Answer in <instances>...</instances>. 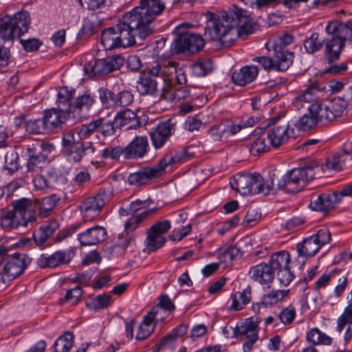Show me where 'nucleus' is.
<instances>
[{
	"label": "nucleus",
	"mask_w": 352,
	"mask_h": 352,
	"mask_svg": "<svg viewBox=\"0 0 352 352\" xmlns=\"http://www.w3.org/2000/svg\"><path fill=\"white\" fill-rule=\"evenodd\" d=\"M67 159L70 162H80L84 155H93L95 148L91 142L78 143L72 147L63 151Z\"/></svg>",
	"instance_id": "nucleus-26"
},
{
	"label": "nucleus",
	"mask_w": 352,
	"mask_h": 352,
	"mask_svg": "<svg viewBox=\"0 0 352 352\" xmlns=\"http://www.w3.org/2000/svg\"><path fill=\"white\" fill-rule=\"evenodd\" d=\"M96 125L94 120L80 126L78 131V134L80 139H87L96 132Z\"/></svg>",
	"instance_id": "nucleus-60"
},
{
	"label": "nucleus",
	"mask_w": 352,
	"mask_h": 352,
	"mask_svg": "<svg viewBox=\"0 0 352 352\" xmlns=\"http://www.w3.org/2000/svg\"><path fill=\"white\" fill-rule=\"evenodd\" d=\"M166 242L165 237L160 234H155L148 230L145 240L146 247L149 251L153 252L162 248Z\"/></svg>",
	"instance_id": "nucleus-45"
},
{
	"label": "nucleus",
	"mask_w": 352,
	"mask_h": 352,
	"mask_svg": "<svg viewBox=\"0 0 352 352\" xmlns=\"http://www.w3.org/2000/svg\"><path fill=\"white\" fill-rule=\"evenodd\" d=\"M326 42V39L320 36L317 32H313L310 36L304 41V47L308 54H315L319 52Z\"/></svg>",
	"instance_id": "nucleus-40"
},
{
	"label": "nucleus",
	"mask_w": 352,
	"mask_h": 352,
	"mask_svg": "<svg viewBox=\"0 0 352 352\" xmlns=\"http://www.w3.org/2000/svg\"><path fill=\"white\" fill-rule=\"evenodd\" d=\"M12 210H1L0 226L5 230L27 229L32 227L36 219V204L26 198L14 200L12 203Z\"/></svg>",
	"instance_id": "nucleus-6"
},
{
	"label": "nucleus",
	"mask_w": 352,
	"mask_h": 352,
	"mask_svg": "<svg viewBox=\"0 0 352 352\" xmlns=\"http://www.w3.org/2000/svg\"><path fill=\"white\" fill-rule=\"evenodd\" d=\"M161 175L160 168L155 164L152 167H143L139 170L131 173L128 177V182L131 185L142 186Z\"/></svg>",
	"instance_id": "nucleus-21"
},
{
	"label": "nucleus",
	"mask_w": 352,
	"mask_h": 352,
	"mask_svg": "<svg viewBox=\"0 0 352 352\" xmlns=\"http://www.w3.org/2000/svg\"><path fill=\"white\" fill-rule=\"evenodd\" d=\"M186 28L185 24H181L173 30L177 35L170 46L173 54L197 53L205 45L204 39L200 34L184 32L183 30Z\"/></svg>",
	"instance_id": "nucleus-10"
},
{
	"label": "nucleus",
	"mask_w": 352,
	"mask_h": 352,
	"mask_svg": "<svg viewBox=\"0 0 352 352\" xmlns=\"http://www.w3.org/2000/svg\"><path fill=\"white\" fill-rule=\"evenodd\" d=\"M27 243V239H21L18 242L8 243L0 247V256H7L6 263L0 272V289H5L11 281L21 275L30 265L31 258L27 254L19 252L9 254L12 248L23 246Z\"/></svg>",
	"instance_id": "nucleus-7"
},
{
	"label": "nucleus",
	"mask_w": 352,
	"mask_h": 352,
	"mask_svg": "<svg viewBox=\"0 0 352 352\" xmlns=\"http://www.w3.org/2000/svg\"><path fill=\"white\" fill-rule=\"evenodd\" d=\"M191 230L192 226L190 223H188L186 226H178L173 229L170 238L173 241H181L191 232Z\"/></svg>",
	"instance_id": "nucleus-57"
},
{
	"label": "nucleus",
	"mask_w": 352,
	"mask_h": 352,
	"mask_svg": "<svg viewBox=\"0 0 352 352\" xmlns=\"http://www.w3.org/2000/svg\"><path fill=\"white\" fill-rule=\"evenodd\" d=\"M324 91V86L316 81L311 82L305 90L296 94L292 101V106L295 110H300L305 104L311 103L308 107V111L312 113L318 123L331 122L342 115L346 109V103L341 100L340 96L329 102L318 101Z\"/></svg>",
	"instance_id": "nucleus-2"
},
{
	"label": "nucleus",
	"mask_w": 352,
	"mask_h": 352,
	"mask_svg": "<svg viewBox=\"0 0 352 352\" xmlns=\"http://www.w3.org/2000/svg\"><path fill=\"white\" fill-rule=\"evenodd\" d=\"M73 97L74 92L72 90L69 91L67 87L61 88L58 94L57 108L69 115L72 108L71 100Z\"/></svg>",
	"instance_id": "nucleus-39"
},
{
	"label": "nucleus",
	"mask_w": 352,
	"mask_h": 352,
	"mask_svg": "<svg viewBox=\"0 0 352 352\" xmlns=\"http://www.w3.org/2000/svg\"><path fill=\"white\" fill-rule=\"evenodd\" d=\"M331 240V233L327 228L319 230L316 234L305 239L296 245V250L299 258L305 259L315 256L320 249Z\"/></svg>",
	"instance_id": "nucleus-12"
},
{
	"label": "nucleus",
	"mask_w": 352,
	"mask_h": 352,
	"mask_svg": "<svg viewBox=\"0 0 352 352\" xmlns=\"http://www.w3.org/2000/svg\"><path fill=\"white\" fill-rule=\"evenodd\" d=\"M185 155L182 153L176 152L174 154L167 153L160 160L157 166L160 168L162 175L165 173V168L169 165H173L181 162Z\"/></svg>",
	"instance_id": "nucleus-49"
},
{
	"label": "nucleus",
	"mask_w": 352,
	"mask_h": 352,
	"mask_svg": "<svg viewBox=\"0 0 352 352\" xmlns=\"http://www.w3.org/2000/svg\"><path fill=\"white\" fill-rule=\"evenodd\" d=\"M155 317L153 316V312H148L144 317L143 321L140 324L136 335V339L143 340L148 338L153 331L155 324L153 321Z\"/></svg>",
	"instance_id": "nucleus-36"
},
{
	"label": "nucleus",
	"mask_w": 352,
	"mask_h": 352,
	"mask_svg": "<svg viewBox=\"0 0 352 352\" xmlns=\"http://www.w3.org/2000/svg\"><path fill=\"white\" fill-rule=\"evenodd\" d=\"M165 8L164 0H141L139 6L125 13V15L136 28L138 32L146 39L154 34V21Z\"/></svg>",
	"instance_id": "nucleus-5"
},
{
	"label": "nucleus",
	"mask_w": 352,
	"mask_h": 352,
	"mask_svg": "<svg viewBox=\"0 0 352 352\" xmlns=\"http://www.w3.org/2000/svg\"><path fill=\"white\" fill-rule=\"evenodd\" d=\"M252 290L250 287H246L242 292H237L231 296L232 304L230 309L239 311L251 300Z\"/></svg>",
	"instance_id": "nucleus-34"
},
{
	"label": "nucleus",
	"mask_w": 352,
	"mask_h": 352,
	"mask_svg": "<svg viewBox=\"0 0 352 352\" xmlns=\"http://www.w3.org/2000/svg\"><path fill=\"white\" fill-rule=\"evenodd\" d=\"M138 40L141 41L145 38L138 32L125 14L114 27L103 30L100 36V43L106 50L131 47L137 44Z\"/></svg>",
	"instance_id": "nucleus-4"
},
{
	"label": "nucleus",
	"mask_w": 352,
	"mask_h": 352,
	"mask_svg": "<svg viewBox=\"0 0 352 352\" xmlns=\"http://www.w3.org/2000/svg\"><path fill=\"white\" fill-rule=\"evenodd\" d=\"M107 234V230L104 227L95 226L79 233L77 239L81 246H91L104 241Z\"/></svg>",
	"instance_id": "nucleus-19"
},
{
	"label": "nucleus",
	"mask_w": 352,
	"mask_h": 352,
	"mask_svg": "<svg viewBox=\"0 0 352 352\" xmlns=\"http://www.w3.org/2000/svg\"><path fill=\"white\" fill-rule=\"evenodd\" d=\"M258 73V69L256 66L247 65L234 71L232 75V80L236 85L245 86L254 80Z\"/></svg>",
	"instance_id": "nucleus-27"
},
{
	"label": "nucleus",
	"mask_w": 352,
	"mask_h": 352,
	"mask_svg": "<svg viewBox=\"0 0 352 352\" xmlns=\"http://www.w3.org/2000/svg\"><path fill=\"white\" fill-rule=\"evenodd\" d=\"M82 296V289L80 286H76L73 289L67 291L65 296L60 298L59 304L64 305L69 303L71 305H75L78 304Z\"/></svg>",
	"instance_id": "nucleus-48"
},
{
	"label": "nucleus",
	"mask_w": 352,
	"mask_h": 352,
	"mask_svg": "<svg viewBox=\"0 0 352 352\" xmlns=\"http://www.w3.org/2000/svg\"><path fill=\"white\" fill-rule=\"evenodd\" d=\"M266 138V133L261 129L259 133L255 131L250 135L247 146L252 155L256 156L270 150L265 142Z\"/></svg>",
	"instance_id": "nucleus-28"
},
{
	"label": "nucleus",
	"mask_w": 352,
	"mask_h": 352,
	"mask_svg": "<svg viewBox=\"0 0 352 352\" xmlns=\"http://www.w3.org/2000/svg\"><path fill=\"white\" fill-rule=\"evenodd\" d=\"M261 321L260 318L254 320L252 318L246 319L241 324L236 327L234 331L235 337L241 340L252 336H258L260 330L258 324Z\"/></svg>",
	"instance_id": "nucleus-25"
},
{
	"label": "nucleus",
	"mask_w": 352,
	"mask_h": 352,
	"mask_svg": "<svg viewBox=\"0 0 352 352\" xmlns=\"http://www.w3.org/2000/svg\"><path fill=\"white\" fill-rule=\"evenodd\" d=\"M342 197L340 192L321 194L310 202V207L316 211H328L333 208L341 201Z\"/></svg>",
	"instance_id": "nucleus-22"
},
{
	"label": "nucleus",
	"mask_w": 352,
	"mask_h": 352,
	"mask_svg": "<svg viewBox=\"0 0 352 352\" xmlns=\"http://www.w3.org/2000/svg\"><path fill=\"white\" fill-rule=\"evenodd\" d=\"M278 317L280 321L285 324L292 323L296 317V309L294 306L290 305L286 308H284L280 312Z\"/></svg>",
	"instance_id": "nucleus-59"
},
{
	"label": "nucleus",
	"mask_w": 352,
	"mask_h": 352,
	"mask_svg": "<svg viewBox=\"0 0 352 352\" xmlns=\"http://www.w3.org/2000/svg\"><path fill=\"white\" fill-rule=\"evenodd\" d=\"M114 120L121 128H124L125 130L135 129L140 124L136 113L129 109H125L118 112Z\"/></svg>",
	"instance_id": "nucleus-31"
},
{
	"label": "nucleus",
	"mask_w": 352,
	"mask_h": 352,
	"mask_svg": "<svg viewBox=\"0 0 352 352\" xmlns=\"http://www.w3.org/2000/svg\"><path fill=\"white\" fill-rule=\"evenodd\" d=\"M43 115V120L47 131H51L60 127L67 121L69 116L58 108L44 110Z\"/></svg>",
	"instance_id": "nucleus-24"
},
{
	"label": "nucleus",
	"mask_w": 352,
	"mask_h": 352,
	"mask_svg": "<svg viewBox=\"0 0 352 352\" xmlns=\"http://www.w3.org/2000/svg\"><path fill=\"white\" fill-rule=\"evenodd\" d=\"M205 15V36L224 47L231 46L239 37L245 38L258 28L257 23L249 19L248 12L235 5L228 12H207Z\"/></svg>",
	"instance_id": "nucleus-1"
},
{
	"label": "nucleus",
	"mask_w": 352,
	"mask_h": 352,
	"mask_svg": "<svg viewBox=\"0 0 352 352\" xmlns=\"http://www.w3.org/2000/svg\"><path fill=\"white\" fill-rule=\"evenodd\" d=\"M272 124L267 131V138L270 144L278 148L285 144L293 136V129L287 121H280L279 118H274Z\"/></svg>",
	"instance_id": "nucleus-15"
},
{
	"label": "nucleus",
	"mask_w": 352,
	"mask_h": 352,
	"mask_svg": "<svg viewBox=\"0 0 352 352\" xmlns=\"http://www.w3.org/2000/svg\"><path fill=\"white\" fill-rule=\"evenodd\" d=\"M111 296L109 294L97 296L92 302L91 309L100 310L107 307L110 305Z\"/></svg>",
	"instance_id": "nucleus-61"
},
{
	"label": "nucleus",
	"mask_w": 352,
	"mask_h": 352,
	"mask_svg": "<svg viewBox=\"0 0 352 352\" xmlns=\"http://www.w3.org/2000/svg\"><path fill=\"white\" fill-rule=\"evenodd\" d=\"M25 128L30 133L39 134L47 132L43 118L27 121L25 122Z\"/></svg>",
	"instance_id": "nucleus-54"
},
{
	"label": "nucleus",
	"mask_w": 352,
	"mask_h": 352,
	"mask_svg": "<svg viewBox=\"0 0 352 352\" xmlns=\"http://www.w3.org/2000/svg\"><path fill=\"white\" fill-rule=\"evenodd\" d=\"M289 290H271L265 294L259 302L252 305L254 312H259L261 307H272L281 301L287 294Z\"/></svg>",
	"instance_id": "nucleus-30"
},
{
	"label": "nucleus",
	"mask_w": 352,
	"mask_h": 352,
	"mask_svg": "<svg viewBox=\"0 0 352 352\" xmlns=\"http://www.w3.org/2000/svg\"><path fill=\"white\" fill-rule=\"evenodd\" d=\"M58 201V199L54 195L43 198L38 203V214L41 217L50 216Z\"/></svg>",
	"instance_id": "nucleus-43"
},
{
	"label": "nucleus",
	"mask_w": 352,
	"mask_h": 352,
	"mask_svg": "<svg viewBox=\"0 0 352 352\" xmlns=\"http://www.w3.org/2000/svg\"><path fill=\"white\" fill-rule=\"evenodd\" d=\"M95 100L94 97L86 92L76 98V101L72 104V108L74 111L83 115L90 110Z\"/></svg>",
	"instance_id": "nucleus-38"
},
{
	"label": "nucleus",
	"mask_w": 352,
	"mask_h": 352,
	"mask_svg": "<svg viewBox=\"0 0 352 352\" xmlns=\"http://www.w3.org/2000/svg\"><path fill=\"white\" fill-rule=\"evenodd\" d=\"M140 223H141L135 215L128 219L124 223V232L126 234L127 236L119 243L120 245L125 247L129 245L131 240V237L129 236V234L135 230Z\"/></svg>",
	"instance_id": "nucleus-50"
},
{
	"label": "nucleus",
	"mask_w": 352,
	"mask_h": 352,
	"mask_svg": "<svg viewBox=\"0 0 352 352\" xmlns=\"http://www.w3.org/2000/svg\"><path fill=\"white\" fill-rule=\"evenodd\" d=\"M54 149L53 145L40 142L29 145L27 148L28 170L32 173L41 171L46 164L48 157L47 153H51Z\"/></svg>",
	"instance_id": "nucleus-13"
},
{
	"label": "nucleus",
	"mask_w": 352,
	"mask_h": 352,
	"mask_svg": "<svg viewBox=\"0 0 352 352\" xmlns=\"http://www.w3.org/2000/svg\"><path fill=\"white\" fill-rule=\"evenodd\" d=\"M230 185L241 195H267L273 189L274 181L272 179L264 180L258 173H239L230 179Z\"/></svg>",
	"instance_id": "nucleus-9"
},
{
	"label": "nucleus",
	"mask_w": 352,
	"mask_h": 352,
	"mask_svg": "<svg viewBox=\"0 0 352 352\" xmlns=\"http://www.w3.org/2000/svg\"><path fill=\"white\" fill-rule=\"evenodd\" d=\"M307 340L314 344H327L332 343V338L320 331L318 328L311 329L307 333Z\"/></svg>",
	"instance_id": "nucleus-44"
},
{
	"label": "nucleus",
	"mask_w": 352,
	"mask_h": 352,
	"mask_svg": "<svg viewBox=\"0 0 352 352\" xmlns=\"http://www.w3.org/2000/svg\"><path fill=\"white\" fill-rule=\"evenodd\" d=\"M187 332V326L185 324H181L177 328L174 329L173 331L163 337L160 343L158 344L159 347H165L170 346L178 337L184 336Z\"/></svg>",
	"instance_id": "nucleus-46"
},
{
	"label": "nucleus",
	"mask_w": 352,
	"mask_h": 352,
	"mask_svg": "<svg viewBox=\"0 0 352 352\" xmlns=\"http://www.w3.org/2000/svg\"><path fill=\"white\" fill-rule=\"evenodd\" d=\"M329 36L324 45L325 56L329 63L339 59L345 41L352 40V21L345 23L338 20L329 21L325 27Z\"/></svg>",
	"instance_id": "nucleus-8"
},
{
	"label": "nucleus",
	"mask_w": 352,
	"mask_h": 352,
	"mask_svg": "<svg viewBox=\"0 0 352 352\" xmlns=\"http://www.w3.org/2000/svg\"><path fill=\"white\" fill-rule=\"evenodd\" d=\"M74 253L70 250H57L52 254H42L37 259L38 265L43 268H55L70 263Z\"/></svg>",
	"instance_id": "nucleus-17"
},
{
	"label": "nucleus",
	"mask_w": 352,
	"mask_h": 352,
	"mask_svg": "<svg viewBox=\"0 0 352 352\" xmlns=\"http://www.w3.org/2000/svg\"><path fill=\"white\" fill-rule=\"evenodd\" d=\"M124 59L119 54L113 55L102 59H98L92 64L89 63L84 67L85 74L92 76H104L120 69L123 65Z\"/></svg>",
	"instance_id": "nucleus-14"
},
{
	"label": "nucleus",
	"mask_w": 352,
	"mask_h": 352,
	"mask_svg": "<svg viewBox=\"0 0 352 352\" xmlns=\"http://www.w3.org/2000/svg\"><path fill=\"white\" fill-rule=\"evenodd\" d=\"M212 69V63L209 59L197 61L192 65V72L196 76H204L210 72Z\"/></svg>",
	"instance_id": "nucleus-51"
},
{
	"label": "nucleus",
	"mask_w": 352,
	"mask_h": 352,
	"mask_svg": "<svg viewBox=\"0 0 352 352\" xmlns=\"http://www.w3.org/2000/svg\"><path fill=\"white\" fill-rule=\"evenodd\" d=\"M290 262V255L287 251H280L273 254L269 263L268 266L272 268V272L274 274L275 272H278L289 265Z\"/></svg>",
	"instance_id": "nucleus-33"
},
{
	"label": "nucleus",
	"mask_w": 352,
	"mask_h": 352,
	"mask_svg": "<svg viewBox=\"0 0 352 352\" xmlns=\"http://www.w3.org/2000/svg\"><path fill=\"white\" fill-rule=\"evenodd\" d=\"M320 0H283L282 4L287 8L292 10L299 6L300 3L307 4L309 8L316 7Z\"/></svg>",
	"instance_id": "nucleus-58"
},
{
	"label": "nucleus",
	"mask_w": 352,
	"mask_h": 352,
	"mask_svg": "<svg viewBox=\"0 0 352 352\" xmlns=\"http://www.w3.org/2000/svg\"><path fill=\"white\" fill-rule=\"evenodd\" d=\"M112 107H125L130 105L133 101V95L131 91H122L115 94Z\"/></svg>",
	"instance_id": "nucleus-52"
},
{
	"label": "nucleus",
	"mask_w": 352,
	"mask_h": 352,
	"mask_svg": "<svg viewBox=\"0 0 352 352\" xmlns=\"http://www.w3.org/2000/svg\"><path fill=\"white\" fill-rule=\"evenodd\" d=\"M215 254L217 256L219 264L225 263L226 265L229 264L234 260L239 259L242 255L239 248L236 246L218 249Z\"/></svg>",
	"instance_id": "nucleus-35"
},
{
	"label": "nucleus",
	"mask_w": 352,
	"mask_h": 352,
	"mask_svg": "<svg viewBox=\"0 0 352 352\" xmlns=\"http://www.w3.org/2000/svg\"><path fill=\"white\" fill-rule=\"evenodd\" d=\"M346 326L347 328L344 333V340L349 342L352 338V318L344 320L342 319L341 315L337 321L338 331L342 332Z\"/></svg>",
	"instance_id": "nucleus-56"
},
{
	"label": "nucleus",
	"mask_w": 352,
	"mask_h": 352,
	"mask_svg": "<svg viewBox=\"0 0 352 352\" xmlns=\"http://www.w3.org/2000/svg\"><path fill=\"white\" fill-rule=\"evenodd\" d=\"M175 309V306L171 299L168 295L164 294L159 297L158 304L153 307L149 312H153V316L157 320H162L163 317L161 316L162 310L170 313Z\"/></svg>",
	"instance_id": "nucleus-37"
},
{
	"label": "nucleus",
	"mask_w": 352,
	"mask_h": 352,
	"mask_svg": "<svg viewBox=\"0 0 352 352\" xmlns=\"http://www.w3.org/2000/svg\"><path fill=\"white\" fill-rule=\"evenodd\" d=\"M74 344V336L72 333L66 332L60 336L54 344L56 352H68Z\"/></svg>",
	"instance_id": "nucleus-47"
},
{
	"label": "nucleus",
	"mask_w": 352,
	"mask_h": 352,
	"mask_svg": "<svg viewBox=\"0 0 352 352\" xmlns=\"http://www.w3.org/2000/svg\"><path fill=\"white\" fill-rule=\"evenodd\" d=\"M111 196V194L109 190H102L87 198L80 206L85 221H92L97 217L101 209L109 201Z\"/></svg>",
	"instance_id": "nucleus-16"
},
{
	"label": "nucleus",
	"mask_w": 352,
	"mask_h": 352,
	"mask_svg": "<svg viewBox=\"0 0 352 352\" xmlns=\"http://www.w3.org/2000/svg\"><path fill=\"white\" fill-rule=\"evenodd\" d=\"M83 224L84 223L82 222L76 223L72 224L67 229L60 231L58 235L56 236V241H61L67 236L72 235L73 234L76 233L83 226Z\"/></svg>",
	"instance_id": "nucleus-62"
},
{
	"label": "nucleus",
	"mask_w": 352,
	"mask_h": 352,
	"mask_svg": "<svg viewBox=\"0 0 352 352\" xmlns=\"http://www.w3.org/2000/svg\"><path fill=\"white\" fill-rule=\"evenodd\" d=\"M175 123L169 119L165 122H160L156 127L150 132V137L153 146L155 149L162 148L168 138L175 132Z\"/></svg>",
	"instance_id": "nucleus-18"
},
{
	"label": "nucleus",
	"mask_w": 352,
	"mask_h": 352,
	"mask_svg": "<svg viewBox=\"0 0 352 352\" xmlns=\"http://www.w3.org/2000/svg\"><path fill=\"white\" fill-rule=\"evenodd\" d=\"M124 159L142 158L148 151V143L146 136L135 137L124 147Z\"/></svg>",
	"instance_id": "nucleus-20"
},
{
	"label": "nucleus",
	"mask_w": 352,
	"mask_h": 352,
	"mask_svg": "<svg viewBox=\"0 0 352 352\" xmlns=\"http://www.w3.org/2000/svg\"><path fill=\"white\" fill-rule=\"evenodd\" d=\"M318 122L312 113L309 111L300 117L296 123V126L301 131H306L314 128Z\"/></svg>",
	"instance_id": "nucleus-55"
},
{
	"label": "nucleus",
	"mask_w": 352,
	"mask_h": 352,
	"mask_svg": "<svg viewBox=\"0 0 352 352\" xmlns=\"http://www.w3.org/2000/svg\"><path fill=\"white\" fill-rule=\"evenodd\" d=\"M249 275L254 282L262 285H268L273 282L274 278L272 268L265 263H261L251 267Z\"/></svg>",
	"instance_id": "nucleus-23"
},
{
	"label": "nucleus",
	"mask_w": 352,
	"mask_h": 352,
	"mask_svg": "<svg viewBox=\"0 0 352 352\" xmlns=\"http://www.w3.org/2000/svg\"><path fill=\"white\" fill-rule=\"evenodd\" d=\"M161 78L167 86L175 82L185 84L187 81L184 69L179 63L171 60H164L155 63L147 73H141L137 81L136 88L141 95L155 96L158 92L157 80Z\"/></svg>",
	"instance_id": "nucleus-3"
},
{
	"label": "nucleus",
	"mask_w": 352,
	"mask_h": 352,
	"mask_svg": "<svg viewBox=\"0 0 352 352\" xmlns=\"http://www.w3.org/2000/svg\"><path fill=\"white\" fill-rule=\"evenodd\" d=\"M0 36L4 41H12L16 36V30L8 16L0 19Z\"/></svg>",
	"instance_id": "nucleus-42"
},
{
	"label": "nucleus",
	"mask_w": 352,
	"mask_h": 352,
	"mask_svg": "<svg viewBox=\"0 0 352 352\" xmlns=\"http://www.w3.org/2000/svg\"><path fill=\"white\" fill-rule=\"evenodd\" d=\"M96 125V132L104 137L113 136L116 133L113 122L105 118H98L94 120Z\"/></svg>",
	"instance_id": "nucleus-41"
},
{
	"label": "nucleus",
	"mask_w": 352,
	"mask_h": 352,
	"mask_svg": "<svg viewBox=\"0 0 352 352\" xmlns=\"http://www.w3.org/2000/svg\"><path fill=\"white\" fill-rule=\"evenodd\" d=\"M277 276L280 283L284 286L289 285L294 278V275L290 271L289 265L278 271L277 272Z\"/></svg>",
	"instance_id": "nucleus-64"
},
{
	"label": "nucleus",
	"mask_w": 352,
	"mask_h": 352,
	"mask_svg": "<svg viewBox=\"0 0 352 352\" xmlns=\"http://www.w3.org/2000/svg\"><path fill=\"white\" fill-rule=\"evenodd\" d=\"M10 21L16 30V37L19 38L28 31L31 19L27 11L16 12Z\"/></svg>",
	"instance_id": "nucleus-32"
},
{
	"label": "nucleus",
	"mask_w": 352,
	"mask_h": 352,
	"mask_svg": "<svg viewBox=\"0 0 352 352\" xmlns=\"http://www.w3.org/2000/svg\"><path fill=\"white\" fill-rule=\"evenodd\" d=\"M315 170L312 166L294 168L287 171L278 181V189L287 193H296L300 191L306 183L313 179Z\"/></svg>",
	"instance_id": "nucleus-11"
},
{
	"label": "nucleus",
	"mask_w": 352,
	"mask_h": 352,
	"mask_svg": "<svg viewBox=\"0 0 352 352\" xmlns=\"http://www.w3.org/2000/svg\"><path fill=\"white\" fill-rule=\"evenodd\" d=\"M5 164L7 169L10 170H16L18 168V155L14 151L6 153L5 155Z\"/></svg>",
	"instance_id": "nucleus-63"
},
{
	"label": "nucleus",
	"mask_w": 352,
	"mask_h": 352,
	"mask_svg": "<svg viewBox=\"0 0 352 352\" xmlns=\"http://www.w3.org/2000/svg\"><path fill=\"white\" fill-rule=\"evenodd\" d=\"M345 160L341 153H333L327 157L325 166L329 170H340L342 168Z\"/></svg>",
	"instance_id": "nucleus-53"
},
{
	"label": "nucleus",
	"mask_w": 352,
	"mask_h": 352,
	"mask_svg": "<svg viewBox=\"0 0 352 352\" xmlns=\"http://www.w3.org/2000/svg\"><path fill=\"white\" fill-rule=\"evenodd\" d=\"M272 58L274 70L285 72L292 64L294 54L285 48L276 47L274 56Z\"/></svg>",
	"instance_id": "nucleus-29"
}]
</instances>
